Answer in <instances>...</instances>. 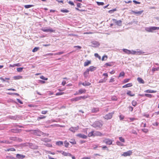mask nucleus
Wrapping results in <instances>:
<instances>
[{
  "label": "nucleus",
  "instance_id": "7",
  "mask_svg": "<svg viewBox=\"0 0 159 159\" xmlns=\"http://www.w3.org/2000/svg\"><path fill=\"white\" fill-rule=\"evenodd\" d=\"M132 153V151L131 150H129L126 152H124L121 155L124 157H127L128 156H130Z\"/></svg>",
  "mask_w": 159,
  "mask_h": 159
},
{
  "label": "nucleus",
  "instance_id": "43",
  "mask_svg": "<svg viewBox=\"0 0 159 159\" xmlns=\"http://www.w3.org/2000/svg\"><path fill=\"white\" fill-rule=\"evenodd\" d=\"M107 56H106V55H105V56H104L102 57V61H104L105 60H106L107 59Z\"/></svg>",
  "mask_w": 159,
  "mask_h": 159
},
{
  "label": "nucleus",
  "instance_id": "25",
  "mask_svg": "<svg viewBox=\"0 0 159 159\" xmlns=\"http://www.w3.org/2000/svg\"><path fill=\"white\" fill-rule=\"evenodd\" d=\"M63 143L62 141H59L56 143V144L58 146H60L63 145Z\"/></svg>",
  "mask_w": 159,
  "mask_h": 159
},
{
  "label": "nucleus",
  "instance_id": "60",
  "mask_svg": "<svg viewBox=\"0 0 159 159\" xmlns=\"http://www.w3.org/2000/svg\"><path fill=\"white\" fill-rule=\"evenodd\" d=\"M129 79H126L124 80V82L125 83H126L128 82L129 81Z\"/></svg>",
  "mask_w": 159,
  "mask_h": 159
},
{
  "label": "nucleus",
  "instance_id": "26",
  "mask_svg": "<svg viewBox=\"0 0 159 159\" xmlns=\"http://www.w3.org/2000/svg\"><path fill=\"white\" fill-rule=\"evenodd\" d=\"M85 89H80L79 90V94H81L83 93H85Z\"/></svg>",
  "mask_w": 159,
  "mask_h": 159
},
{
  "label": "nucleus",
  "instance_id": "40",
  "mask_svg": "<svg viewBox=\"0 0 159 159\" xmlns=\"http://www.w3.org/2000/svg\"><path fill=\"white\" fill-rule=\"evenodd\" d=\"M16 151V149L14 148H10L7 149V151Z\"/></svg>",
  "mask_w": 159,
  "mask_h": 159
},
{
  "label": "nucleus",
  "instance_id": "20",
  "mask_svg": "<svg viewBox=\"0 0 159 159\" xmlns=\"http://www.w3.org/2000/svg\"><path fill=\"white\" fill-rule=\"evenodd\" d=\"M137 80L140 83L144 84V83L143 80L141 78H138Z\"/></svg>",
  "mask_w": 159,
  "mask_h": 159
},
{
  "label": "nucleus",
  "instance_id": "45",
  "mask_svg": "<svg viewBox=\"0 0 159 159\" xmlns=\"http://www.w3.org/2000/svg\"><path fill=\"white\" fill-rule=\"evenodd\" d=\"M94 56L98 58L99 59H101V57L100 56H99L98 53H95Z\"/></svg>",
  "mask_w": 159,
  "mask_h": 159
},
{
  "label": "nucleus",
  "instance_id": "31",
  "mask_svg": "<svg viewBox=\"0 0 159 159\" xmlns=\"http://www.w3.org/2000/svg\"><path fill=\"white\" fill-rule=\"evenodd\" d=\"M0 143H11L9 142L8 141L4 140V141H0Z\"/></svg>",
  "mask_w": 159,
  "mask_h": 159
},
{
  "label": "nucleus",
  "instance_id": "13",
  "mask_svg": "<svg viewBox=\"0 0 159 159\" xmlns=\"http://www.w3.org/2000/svg\"><path fill=\"white\" fill-rule=\"evenodd\" d=\"M103 135L102 134L98 131H96L94 132V136H101Z\"/></svg>",
  "mask_w": 159,
  "mask_h": 159
},
{
  "label": "nucleus",
  "instance_id": "34",
  "mask_svg": "<svg viewBox=\"0 0 159 159\" xmlns=\"http://www.w3.org/2000/svg\"><path fill=\"white\" fill-rule=\"evenodd\" d=\"M119 139L122 142L124 143L125 142V140L122 137H119Z\"/></svg>",
  "mask_w": 159,
  "mask_h": 159
},
{
  "label": "nucleus",
  "instance_id": "53",
  "mask_svg": "<svg viewBox=\"0 0 159 159\" xmlns=\"http://www.w3.org/2000/svg\"><path fill=\"white\" fill-rule=\"evenodd\" d=\"M10 119L13 120H16V117L15 116H10Z\"/></svg>",
  "mask_w": 159,
  "mask_h": 159
},
{
  "label": "nucleus",
  "instance_id": "64",
  "mask_svg": "<svg viewBox=\"0 0 159 159\" xmlns=\"http://www.w3.org/2000/svg\"><path fill=\"white\" fill-rule=\"evenodd\" d=\"M82 5V4L80 3H77V7H81V6Z\"/></svg>",
  "mask_w": 159,
  "mask_h": 159
},
{
  "label": "nucleus",
  "instance_id": "39",
  "mask_svg": "<svg viewBox=\"0 0 159 159\" xmlns=\"http://www.w3.org/2000/svg\"><path fill=\"white\" fill-rule=\"evenodd\" d=\"M116 11V8L113 9L112 10H110L108 11V12L110 13H113L114 11Z\"/></svg>",
  "mask_w": 159,
  "mask_h": 159
},
{
  "label": "nucleus",
  "instance_id": "5",
  "mask_svg": "<svg viewBox=\"0 0 159 159\" xmlns=\"http://www.w3.org/2000/svg\"><path fill=\"white\" fill-rule=\"evenodd\" d=\"M114 113V112L109 113L108 114L105 115V116L104 117V118L105 119H107V120L110 119L112 118L113 114Z\"/></svg>",
  "mask_w": 159,
  "mask_h": 159
},
{
  "label": "nucleus",
  "instance_id": "56",
  "mask_svg": "<svg viewBox=\"0 0 159 159\" xmlns=\"http://www.w3.org/2000/svg\"><path fill=\"white\" fill-rule=\"evenodd\" d=\"M16 100H17V102H19L21 104H23L22 102L19 99H17Z\"/></svg>",
  "mask_w": 159,
  "mask_h": 159
},
{
  "label": "nucleus",
  "instance_id": "55",
  "mask_svg": "<svg viewBox=\"0 0 159 159\" xmlns=\"http://www.w3.org/2000/svg\"><path fill=\"white\" fill-rule=\"evenodd\" d=\"M67 153V152L63 151V152H62V154L63 155H64V156H66Z\"/></svg>",
  "mask_w": 159,
  "mask_h": 159
},
{
  "label": "nucleus",
  "instance_id": "30",
  "mask_svg": "<svg viewBox=\"0 0 159 159\" xmlns=\"http://www.w3.org/2000/svg\"><path fill=\"white\" fill-rule=\"evenodd\" d=\"M34 5H25L24 6V7L26 8H28L31 7H33Z\"/></svg>",
  "mask_w": 159,
  "mask_h": 159
},
{
  "label": "nucleus",
  "instance_id": "51",
  "mask_svg": "<svg viewBox=\"0 0 159 159\" xmlns=\"http://www.w3.org/2000/svg\"><path fill=\"white\" fill-rule=\"evenodd\" d=\"M97 4L98 5H103L104 4V3L103 2H97Z\"/></svg>",
  "mask_w": 159,
  "mask_h": 159
},
{
  "label": "nucleus",
  "instance_id": "32",
  "mask_svg": "<svg viewBox=\"0 0 159 159\" xmlns=\"http://www.w3.org/2000/svg\"><path fill=\"white\" fill-rule=\"evenodd\" d=\"M22 78V76H15L14 77V79L15 80H18Z\"/></svg>",
  "mask_w": 159,
  "mask_h": 159
},
{
  "label": "nucleus",
  "instance_id": "36",
  "mask_svg": "<svg viewBox=\"0 0 159 159\" xmlns=\"http://www.w3.org/2000/svg\"><path fill=\"white\" fill-rule=\"evenodd\" d=\"M92 136H94V132H93V131L89 133L88 134V136L89 137H91Z\"/></svg>",
  "mask_w": 159,
  "mask_h": 159
},
{
  "label": "nucleus",
  "instance_id": "62",
  "mask_svg": "<svg viewBox=\"0 0 159 159\" xmlns=\"http://www.w3.org/2000/svg\"><path fill=\"white\" fill-rule=\"evenodd\" d=\"M16 137H11L10 139L11 140L15 141L16 140Z\"/></svg>",
  "mask_w": 159,
  "mask_h": 159
},
{
  "label": "nucleus",
  "instance_id": "9",
  "mask_svg": "<svg viewBox=\"0 0 159 159\" xmlns=\"http://www.w3.org/2000/svg\"><path fill=\"white\" fill-rule=\"evenodd\" d=\"M79 126H77L76 127H71L70 128L69 130L73 133L75 132L77 130L79 129Z\"/></svg>",
  "mask_w": 159,
  "mask_h": 159
},
{
  "label": "nucleus",
  "instance_id": "38",
  "mask_svg": "<svg viewBox=\"0 0 159 159\" xmlns=\"http://www.w3.org/2000/svg\"><path fill=\"white\" fill-rule=\"evenodd\" d=\"M23 67H20L17 68V70L18 72H21L23 69Z\"/></svg>",
  "mask_w": 159,
  "mask_h": 159
},
{
  "label": "nucleus",
  "instance_id": "1",
  "mask_svg": "<svg viewBox=\"0 0 159 159\" xmlns=\"http://www.w3.org/2000/svg\"><path fill=\"white\" fill-rule=\"evenodd\" d=\"M146 31L148 32H153V31L156 30H159V27L155 26H151L149 27H145V29Z\"/></svg>",
  "mask_w": 159,
  "mask_h": 159
},
{
  "label": "nucleus",
  "instance_id": "27",
  "mask_svg": "<svg viewBox=\"0 0 159 159\" xmlns=\"http://www.w3.org/2000/svg\"><path fill=\"white\" fill-rule=\"evenodd\" d=\"M69 142L72 143V144H76V142L74 139H71Z\"/></svg>",
  "mask_w": 159,
  "mask_h": 159
},
{
  "label": "nucleus",
  "instance_id": "22",
  "mask_svg": "<svg viewBox=\"0 0 159 159\" xmlns=\"http://www.w3.org/2000/svg\"><path fill=\"white\" fill-rule=\"evenodd\" d=\"M123 51L125 53L127 54H130V50H129L126 49H123Z\"/></svg>",
  "mask_w": 159,
  "mask_h": 159
},
{
  "label": "nucleus",
  "instance_id": "33",
  "mask_svg": "<svg viewBox=\"0 0 159 159\" xmlns=\"http://www.w3.org/2000/svg\"><path fill=\"white\" fill-rule=\"evenodd\" d=\"M39 47H35L32 50V52H36L39 49Z\"/></svg>",
  "mask_w": 159,
  "mask_h": 159
},
{
  "label": "nucleus",
  "instance_id": "29",
  "mask_svg": "<svg viewBox=\"0 0 159 159\" xmlns=\"http://www.w3.org/2000/svg\"><path fill=\"white\" fill-rule=\"evenodd\" d=\"M127 94L128 95H129L130 96H134V94H132V92H131L130 91H128L127 93Z\"/></svg>",
  "mask_w": 159,
  "mask_h": 159
},
{
  "label": "nucleus",
  "instance_id": "8",
  "mask_svg": "<svg viewBox=\"0 0 159 159\" xmlns=\"http://www.w3.org/2000/svg\"><path fill=\"white\" fill-rule=\"evenodd\" d=\"M91 43L93 45L92 46L95 48H96L98 47L100 44L99 42L96 41H93Z\"/></svg>",
  "mask_w": 159,
  "mask_h": 159
},
{
  "label": "nucleus",
  "instance_id": "3",
  "mask_svg": "<svg viewBox=\"0 0 159 159\" xmlns=\"http://www.w3.org/2000/svg\"><path fill=\"white\" fill-rule=\"evenodd\" d=\"M86 98H87V97L85 96H81L73 98L71 99V101H77L81 100L82 99H84Z\"/></svg>",
  "mask_w": 159,
  "mask_h": 159
},
{
  "label": "nucleus",
  "instance_id": "58",
  "mask_svg": "<svg viewBox=\"0 0 159 159\" xmlns=\"http://www.w3.org/2000/svg\"><path fill=\"white\" fill-rule=\"evenodd\" d=\"M105 65L108 66H112L111 63H107L105 64Z\"/></svg>",
  "mask_w": 159,
  "mask_h": 159
},
{
  "label": "nucleus",
  "instance_id": "52",
  "mask_svg": "<svg viewBox=\"0 0 159 159\" xmlns=\"http://www.w3.org/2000/svg\"><path fill=\"white\" fill-rule=\"evenodd\" d=\"M142 131L145 133H147L148 132V129H142Z\"/></svg>",
  "mask_w": 159,
  "mask_h": 159
},
{
  "label": "nucleus",
  "instance_id": "47",
  "mask_svg": "<svg viewBox=\"0 0 159 159\" xmlns=\"http://www.w3.org/2000/svg\"><path fill=\"white\" fill-rule=\"evenodd\" d=\"M145 96L149 98H151L152 97V95L149 94H145Z\"/></svg>",
  "mask_w": 159,
  "mask_h": 159
},
{
  "label": "nucleus",
  "instance_id": "4",
  "mask_svg": "<svg viewBox=\"0 0 159 159\" xmlns=\"http://www.w3.org/2000/svg\"><path fill=\"white\" fill-rule=\"evenodd\" d=\"M42 30L43 31L45 32H50L52 33L55 32V30L51 28H44L42 29Z\"/></svg>",
  "mask_w": 159,
  "mask_h": 159
},
{
  "label": "nucleus",
  "instance_id": "41",
  "mask_svg": "<svg viewBox=\"0 0 159 159\" xmlns=\"http://www.w3.org/2000/svg\"><path fill=\"white\" fill-rule=\"evenodd\" d=\"M40 78L42 80H48V78H45L43 76L41 75L40 77Z\"/></svg>",
  "mask_w": 159,
  "mask_h": 159
},
{
  "label": "nucleus",
  "instance_id": "14",
  "mask_svg": "<svg viewBox=\"0 0 159 159\" xmlns=\"http://www.w3.org/2000/svg\"><path fill=\"white\" fill-rule=\"evenodd\" d=\"M143 10H142L138 11H132V12L134 14H138V15H141L143 12Z\"/></svg>",
  "mask_w": 159,
  "mask_h": 159
},
{
  "label": "nucleus",
  "instance_id": "50",
  "mask_svg": "<svg viewBox=\"0 0 159 159\" xmlns=\"http://www.w3.org/2000/svg\"><path fill=\"white\" fill-rule=\"evenodd\" d=\"M132 103L133 106L134 107L137 104V102L134 101H133Z\"/></svg>",
  "mask_w": 159,
  "mask_h": 159
},
{
  "label": "nucleus",
  "instance_id": "48",
  "mask_svg": "<svg viewBox=\"0 0 159 159\" xmlns=\"http://www.w3.org/2000/svg\"><path fill=\"white\" fill-rule=\"evenodd\" d=\"M130 54H132L133 55H135L136 51H134L133 50H130Z\"/></svg>",
  "mask_w": 159,
  "mask_h": 159
},
{
  "label": "nucleus",
  "instance_id": "49",
  "mask_svg": "<svg viewBox=\"0 0 159 159\" xmlns=\"http://www.w3.org/2000/svg\"><path fill=\"white\" fill-rule=\"evenodd\" d=\"M159 67L157 68H153L152 69V70L154 72L156 70H159Z\"/></svg>",
  "mask_w": 159,
  "mask_h": 159
},
{
  "label": "nucleus",
  "instance_id": "61",
  "mask_svg": "<svg viewBox=\"0 0 159 159\" xmlns=\"http://www.w3.org/2000/svg\"><path fill=\"white\" fill-rule=\"evenodd\" d=\"M48 111H42V113L43 114H46Z\"/></svg>",
  "mask_w": 159,
  "mask_h": 159
},
{
  "label": "nucleus",
  "instance_id": "46",
  "mask_svg": "<svg viewBox=\"0 0 159 159\" xmlns=\"http://www.w3.org/2000/svg\"><path fill=\"white\" fill-rule=\"evenodd\" d=\"M116 143L117 145L119 146H122L123 145V144L122 143H121L120 142L118 141L116 142Z\"/></svg>",
  "mask_w": 159,
  "mask_h": 159
},
{
  "label": "nucleus",
  "instance_id": "19",
  "mask_svg": "<svg viewBox=\"0 0 159 159\" xmlns=\"http://www.w3.org/2000/svg\"><path fill=\"white\" fill-rule=\"evenodd\" d=\"M144 92L145 93H155L157 92V91L152 90L151 89H148V90H145L144 91Z\"/></svg>",
  "mask_w": 159,
  "mask_h": 159
},
{
  "label": "nucleus",
  "instance_id": "35",
  "mask_svg": "<svg viewBox=\"0 0 159 159\" xmlns=\"http://www.w3.org/2000/svg\"><path fill=\"white\" fill-rule=\"evenodd\" d=\"M64 144L65 147L66 148H68L69 144V143L66 140L64 142Z\"/></svg>",
  "mask_w": 159,
  "mask_h": 159
},
{
  "label": "nucleus",
  "instance_id": "21",
  "mask_svg": "<svg viewBox=\"0 0 159 159\" xmlns=\"http://www.w3.org/2000/svg\"><path fill=\"white\" fill-rule=\"evenodd\" d=\"M132 86V84L130 83L124 85L122 87L123 88H127V87Z\"/></svg>",
  "mask_w": 159,
  "mask_h": 159
},
{
  "label": "nucleus",
  "instance_id": "59",
  "mask_svg": "<svg viewBox=\"0 0 159 159\" xmlns=\"http://www.w3.org/2000/svg\"><path fill=\"white\" fill-rule=\"evenodd\" d=\"M63 53V52H59L57 53H56V55H60L62 54Z\"/></svg>",
  "mask_w": 159,
  "mask_h": 159
},
{
  "label": "nucleus",
  "instance_id": "11",
  "mask_svg": "<svg viewBox=\"0 0 159 159\" xmlns=\"http://www.w3.org/2000/svg\"><path fill=\"white\" fill-rule=\"evenodd\" d=\"M16 157L18 159H22L25 158V156L22 155H21L19 154H17L16 155Z\"/></svg>",
  "mask_w": 159,
  "mask_h": 159
},
{
  "label": "nucleus",
  "instance_id": "16",
  "mask_svg": "<svg viewBox=\"0 0 159 159\" xmlns=\"http://www.w3.org/2000/svg\"><path fill=\"white\" fill-rule=\"evenodd\" d=\"M96 69V68L93 66H90L89 69H87V70H89V71H93Z\"/></svg>",
  "mask_w": 159,
  "mask_h": 159
},
{
  "label": "nucleus",
  "instance_id": "2",
  "mask_svg": "<svg viewBox=\"0 0 159 159\" xmlns=\"http://www.w3.org/2000/svg\"><path fill=\"white\" fill-rule=\"evenodd\" d=\"M102 125V121H96L93 124V126L98 129L101 128Z\"/></svg>",
  "mask_w": 159,
  "mask_h": 159
},
{
  "label": "nucleus",
  "instance_id": "44",
  "mask_svg": "<svg viewBox=\"0 0 159 159\" xmlns=\"http://www.w3.org/2000/svg\"><path fill=\"white\" fill-rule=\"evenodd\" d=\"M45 118V116H39L38 117L37 120H39L44 119Z\"/></svg>",
  "mask_w": 159,
  "mask_h": 159
},
{
  "label": "nucleus",
  "instance_id": "18",
  "mask_svg": "<svg viewBox=\"0 0 159 159\" xmlns=\"http://www.w3.org/2000/svg\"><path fill=\"white\" fill-rule=\"evenodd\" d=\"M89 74V71L88 70H86V71L84 73V77L86 78Z\"/></svg>",
  "mask_w": 159,
  "mask_h": 159
},
{
  "label": "nucleus",
  "instance_id": "10",
  "mask_svg": "<svg viewBox=\"0 0 159 159\" xmlns=\"http://www.w3.org/2000/svg\"><path fill=\"white\" fill-rule=\"evenodd\" d=\"M103 142L107 144L111 145L112 144L111 140L109 139H106L103 141Z\"/></svg>",
  "mask_w": 159,
  "mask_h": 159
},
{
  "label": "nucleus",
  "instance_id": "15",
  "mask_svg": "<svg viewBox=\"0 0 159 159\" xmlns=\"http://www.w3.org/2000/svg\"><path fill=\"white\" fill-rule=\"evenodd\" d=\"M98 108H93L91 110V112L93 113H96L99 111Z\"/></svg>",
  "mask_w": 159,
  "mask_h": 159
},
{
  "label": "nucleus",
  "instance_id": "37",
  "mask_svg": "<svg viewBox=\"0 0 159 159\" xmlns=\"http://www.w3.org/2000/svg\"><path fill=\"white\" fill-rule=\"evenodd\" d=\"M61 12H63V13H68L69 11V10H67L66 9L63 10V9H61Z\"/></svg>",
  "mask_w": 159,
  "mask_h": 159
},
{
  "label": "nucleus",
  "instance_id": "6",
  "mask_svg": "<svg viewBox=\"0 0 159 159\" xmlns=\"http://www.w3.org/2000/svg\"><path fill=\"white\" fill-rule=\"evenodd\" d=\"M112 20L118 26H121L122 25V21L121 20H116L113 19Z\"/></svg>",
  "mask_w": 159,
  "mask_h": 159
},
{
  "label": "nucleus",
  "instance_id": "23",
  "mask_svg": "<svg viewBox=\"0 0 159 159\" xmlns=\"http://www.w3.org/2000/svg\"><path fill=\"white\" fill-rule=\"evenodd\" d=\"M10 67H14L15 66H21V64L20 63H16V64H14L13 65H10Z\"/></svg>",
  "mask_w": 159,
  "mask_h": 159
},
{
  "label": "nucleus",
  "instance_id": "17",
  "mask_svg": "<svg viewBox=\"0 0 159 159\" xmlns=\"http://www.w3.org/2000/svg\"><path fill=\"white\" fill-rule=\"evenodd\" d=\"M80 84H82L84 86H89L91 85V83L89 82H85L83 83H80Z\"/></svg>",
  "mask_w": 159,
  "mask_h": 159
},
{
  "label": "nucleus",
  "instance_id": "28",
  "mask_svg": "<svg viewBox=\"0 0 159 159\" xmlns=\"http://www.w3.org/2000/svg\"><path fill=\"white\" fill-rule=\"evenodd\" d=\"M91 63V61H85L84 64V66H88L89 64Z\"/></svg>",
  "mask_w": 159,
  "mask_h": 159
},
{
  "label": "nucleus",
  "instance_id": "24",
  "mask_svg": "<svg viewBox=\"0 0 159 159\" xmlns=\"http://www.w3.org/2000/svg\"><path fill=\"white\" fill-rule=\"evenodd\" d=\"M143 53H144V52H142V51L140 50H139V51H136L135 55H141Z\"/></svg>",
  "mask_w": 159,
  "mask_h": 159
},
{
  "label": "nucleus",
  "instance_id": "54",
  "mask_svg": "<svg viewBox=\"0 0 159 159\" xmlns=\"http://www.w3.org/2000/svg\"><path fill=\"white\" fill-rule=\"evenodd\" d=\"M63 93H61V92H58L56 93V95L58 96V95H60L63 94Z\"/></svg>",
  "mask_w": 159,
  "mask_h": 159
},
{
  "label": "nucleus",
  "instance_id": "57",
  "mask_svg": "<svg viewBox=\"0 0 159 159\" xmlns=\"http://www.w3.org/2000/svg\"><path fill=\"white\" fill-rule=\"evenodd\" d=\"M119 117L120 120H123L124 118V116L121 115Z\"/></svg>",
  "mask_w": 159,
  "mask_h": 159
},
{
  "label": "nucleus",
  "instance_id": "12",
  "mask_svg": "<svg viewBox=\"0 0 159 159\" xmlns=\"http://www.w3.org/2000/svg\"><path fill=\"white\" fill-rule=\"evenodd\" d=\"M77 136L78 137H79L80 138H82L84 139H86L87 138V136L81 134H79L77 135Z\"/></svg>",
  "mask_w": 159,
  "mask_h": 159
},
{
  "label": "nucleus",
  "instance_id": "42",
  "mask_svg": "<svg viewBox=\"0 0 159 159\" xmlns=\"http://www.w3.org/2000/svg\"><path fill=\"white\" fill-rule=\"evenodd\" d=\"M125 75V73L124 72H121L119 74V77H120L121 76H124Z\"/></svg>",
  "mask_w": 159,
  "mask_h": 159
},
{
  "label": "nucleus",
  "instance_id": "63",
  "mask_svg": "<svg viewBox=\"0 0 159 159\" xmlns=\"http://www.w3.org/2000/svg\"><path fill=\"white\" fill-rule=\"evenodd\" d=\"M39 82L42 84H44L45 83V82L44 81L42 80H39Z\"/></svg>",
  "mask_w": 159,
  "mask_h": 159
}]
</instances>
